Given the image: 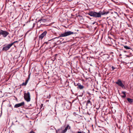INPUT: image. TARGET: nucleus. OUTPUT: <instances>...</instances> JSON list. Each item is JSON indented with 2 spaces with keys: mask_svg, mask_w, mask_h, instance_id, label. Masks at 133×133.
Returning <instances> with one entry per match:
<instances>
[{
  "mask_svg": "<svg viewBox=\"0 0 133 133\" xmlns=\"http://www.w3.org/2000/svg\"><path fill=\"white\" fill-rule=\"evenodd\" d=\"M109 13V11H100L98 12L91 11L89 12L88 14L91 16L95 18H99L101 17L102 15H107Z\"/></svg>",
  "mask_w": 133,
  "mask_h": 133,
  "instance_id": "f257e3e1",
  "label": "nucleus"
},
{
  "mask_svg": "<svg viewBox=\"0 0 133 133\" xmlns=\"http://www.w3.org/2000/svg\"><path fill=\"white\" fill-rule=\"evenodd\" d=\"M74 34V32H71L70 31L65 32L61 34L58 37H56L55 38H58L59 37H66L71 35L73 34Z\"/></svg>",
  "mask_w": 133,
  "mask_h": 133,
  "instance_id": "f03ea898",
  "label": "nucleus"
},
{
  "mask_svg": "<svg viewBox=\"0 0 133 133\" xmlns=\"http://www.w3.org/2000/svg\"><path fill=\"white\" fill-rule=\"evenodd\" d=\"M24 98L25 99L27 102H29L30 101V93L28 92L27 93H25L24 94Z\"/></svg>",
  "mask_w": 133,
  "mask_h": 133,
  "instance_id": "7ed1b4c3",
  "label": "nucleus"
},
{
  "mask_svg": "<svg viewBox=\"0 0 133 133\" xmlns=\"http://www.w3.org/2000/svg\"><path fill=\"white\" fill-rule=\"evenodd\" d=\"M9 34V32L6 31L2 30H0V35H2L3 37L4 38L6 37Z\"/></svg>",
  "mask_w": 133,
  "mask_h": 133,
  "instance_id": "20e7f679",
  "label": "nucleus"
},
{
  "mask_svg": "<svg viewBox=\"0 0 133 133\" xmlns=\"http://www.w3.org/2000/svg\"><path fill=\"white\" fill-rule=\"evenodd\" d=\"M12 46V45L11 44H8L7 45H4L2 50L3 51H6L9 49Z\"/></svg>",
  "mask_w": 133,
  "mask_h": 133,
  "instance_id": "39448f33",
  "label": "nucleus"
},
{
  "mask_svg": "<svg viewBox=\"0 0 133 133\" xmlns=\"http://www.w3.org/2000/svg\"><path fill=\"white\" fill-rule=\"evenodd\" d=\"M116 83L122 88H125L124 85L123 84L120 79L118 80L116 82Z\"/></svg>",
  "mask_w": 133,
  "mask_h": 133,
  "instance_id": "423d86ee",
  "label": "nucleus"
},
{
  "mask_svg": "<svg viewBox=\"0 0 133 133\" xmlns=\"http://www.w3.org/2000/svg\"><path fill=\"white\" fill-rule=\"evenodd\" d=\"M24 105V102H23L20 103L15 104L14 106V107L15 108H17L19 107L23 106Z\"/></svg>",
  "mask_w": 133,
  "mask_h": 133,
  "instance_id": "0eeeda50",
  "label": "nucleus"
},
{
  "mask_svg": "<svg viewBox=\"0 0 133 133\" xmlns=\"http://www.w3.org/2000/svg\"><path fill=\"white\" fill-rule=\"evenodd\" d=\"M47 33L46 31H44L39 36V38L42 39L46 35Z\"/></svg>",
  "mask_w": 133,
  "mask_h": 133,
  "instance_id": "6e6552de",
  "label": "nucleus"
},
{
  "mask_svg": "<svg viewBox=\"0 0 133 133\" xmlns=\"http://www.w3.org/2000/svg\"><path fill=\"white\" fill-rule=\"evenodd\" d=\"M29 77L26 80V81H25V82H23L22 84V86H25L27 84V83L28 82L29 80Z\"/></svg>",
  "mask_w": 133,
  "mask_h": 133,
  "instance_id": "1a4fd4ad",
  "label": "nucleus"
},
{
  "mask_svg": "<svg viewBox=\"0 0 133 133\" xmlns=\"http://www.w3.org/2000/svg\"><path fill=\"white\" fill-rule=\"evenodd\" d=\"M46 20L44 19H39L38 21V23H42V22H46Z\"/></svg>",
  "mask_w": 133,
  "mask_h": 133,
  "instance_id": "9d476101",
  "label": "nucleus"
},
{
  "mask_svg": "<svg viewBox=\"0 0 133 133\" xmlns=\"http://www.w3.org/2000/svg\"><path fill=\"white\" fill-rule=\"evenodd\" d=\"M78 88L80 89H82L84 88V87L82 85H81L80 83H78L77 84Z\"/></svg>",
  "mask_w": 133,
  "mask_h": 133,
  "instance_id": "9b49d317",
  "label": "nucleus"
},
{
  "mask_svg": "<svg viewBox=\"0 0 133 133\" xmlns=\"http://www.w3.org/2000/svg\"><path fill=\"white\" fill-rule=\"evenodd\" d=\"M128 101L130 103H131L133 102V99L129 98H128L127 99Z\"/></svg>",
  "mask_w": 133,
  "mask_h": 133,
  "instance_id": "f8f14e48",
  "label": "nucleus"
},
{
  "mask_svg": "<svg viewBox=\"0 0 133 133\" xmlns=\"http://www.w3.org/2000/svg\"><path fill=\"white\" fill-rule=\"evenodd\" d=\"M122 93L123 95L122 96V97L125 98L126 97V95L125 94V92H122Z\"/></svg>",
  "mask_w": 133,
  "mask_h": 133,
  "instance_id": "ddd939ff",
  "label": "nucleus"
},
{
  "mask_svg": "<svg viewBox=\"0 0 133 133\" xmlns=\"http://www.w3.org/2000/svg\"><path fill=\"white\" fill-rule=\"evenodd\" d=\"M124 47L127 49H130L129 47L127 46H124Z\"/></svg>",
  "mask_w": 133,
  "mask_h": 133,
  "instance_id": "4468645a",
  "label": "nucleus"
},
{
  "mask_svg": "<svg viewBox=\"0 0 133 133\" xmlns=\"http://www.w3.org/2000/svg\"><path fill=\"white\" fill-rule=\"evenodd\" d=\"M18 42V41H15L14 42L11 43L12 45V46L14 43H17Z\"/></svg>",
  "mask_w": 133,
  "mask_h": 133,
  "instance_id": "2eb2a0df",
  "label": "nucleus"
},
{
  "mask_svg": "<svg viewBox=\"0 0 133 133\" xmlns=\"http://www.w3.org/2000/svg\"><path fill=\"white\" fill-rule=\"evenodd\" d=\"M91 103L90 101L89 100H88L87 101V105L88 104L90 103Z\"/></svg>",
  "mask_w": 133,
  "mask_h": 133,
  "instance_id": "dca6fc26",
  "label": "nucleus"
},
{
  "mask_svg": "<svg viewBox=\"0 0 133 133\" xmlns=\"http://www.w3.org/2000/svg\"><path fill=\"white\" fill-rule=\"evenodd\" d=\"M65 128H66L67 129H70V126H69V125H68Z\"/></svg>",
  "mask_w": 133,
  "mask_h": 133,
  "instance_id": "f3484780",
  "label": "nucleus"
},
{
  "mask_svg": "<svg viewBox=\"0 0 133 133\" xmlns=\"http://www.w3.org/2000/svg\"><path fill=\"white\" fill-rule=\"evenodd\" d=\"M64 130H62L61 133H65V132H64Z\"/></svg>",
  "mask_w": 133,
  "mask_h": 133,
  "instance_id": "a211bd4d",
  "label": "nucleus"
},
{
  "mask_svg": "<svg viewBox=\"0 0 133 133\" xmlns=\"http://www.w3.org/2000/svg\"><path fill=\"white\" fill-rule=\"evenodd\" d=\"M28 133H35L33 131H31Z\"/></svg>",
  "mask_w": 133,
  "mask_h": 133,
  "instance_id": "6ab92c4d",
  "label": "nucleus"
},
{
  "mask_svg": "<svg viewBox=\"0 0 133 133\" xmlns=\"http://www.w3.org/2000/svg\"><path fill=\"white\" fill-rule=\"evenodd\" d=\"M67 129L66 128H65L64 130V132H66L67 131Z\"/></svg>",
  "mask_w": 133,
  "mask_h": 133,
  "instance_id": "aec40b11",
  "label": "nucleus"
},
{
  "mask_svg": "<svg viewBox=\"0 0 133 133\" xmlns=\"http://www.w3.org/2000/svg\"><path fill=\"white\" fill-rule=\"evenodd\" d=\"M67 129L66 128H65L64 130V132H66L67 131Z\"/></svg>",
  "mask_w": 133,
  "mask_h": 133,
  "instance_id": "412c9836",
  "label": "nucleus"
},
{
  "mask_svg": "<svg viewBox=\"0 0 133 133\" xmlns=\"http://www.w3.org/2000/svg\"><path fill=\"white\" fill-rule=\"evenodd\" d=\"M112 70H114V69H115V68L113 66H112Z\"/></svg>",
  "mask_w": 133,
  "mask_h": 133,
  "instance_id": "4be33fe9",
  "label": "nucleus"
},
{
  "mask_svg": "<svg viewBox=\"0 0 133 133\" xmlns=\"http://www.w3.org/2000/svg\"><path fill=\"white\" fill-rule=\"evenodd\" d=\"M76 133H82L81 131H78Z\"/></svg>",
  "mask_w": 133,
  "mask_h": 133,
  "instance_id": "5701e85b",
  "label": "nucleus"
},
{
  "mask_svg": "<svg viewBox=\"0 0 133 133\" xmlns=\"http://www.w3.org/2000/svg\"><path fill=\"white\" fill-rule=\"evenodd\" d=\"M48 97V98H50V95H49V97Z\"/></svg>",
  "mask_w": 133,
  "mask_h": 133,
  "instance_id": "b1692460",
  "label": "nucleus"
},
{
  "mask_svg": "<svg viewBox=\"0 0 133 133\" xmlns=\"http://www.w3.org/2000/svg\"><path fill=\"white\" fill-rule=\"evenodd\" d=\"M124 52H127V51H124Z\"/></svg>",
  "mask_w": 133,
  "mask_h": 133,
  "instance_id": "393cba45",
  "label": "nucleus"
},
{
  "mask_svg": "<svg viewBox=\"0 0 133 133\" xmlns=\"http://www.w3.org/2000/svg\"><path fill=\"white\" fill-rule=\"evenodd\" d=\"M46 43V44H48V43H47V42H45V43Z\"/></svg>",
  "mask_w": 133,
  "mask_h": 133,
  "instance_id": "a878e982",
  "label": "nucleus"
},
{
  "mask_svg": "<svg viewBox=\"0 0 133 133\" xmlns=\"http://www.w3.org/2000/svg\"><path fill=\"white\" fill-rule=\"evenodd\" d=\"M82 132V133H85V132Z\"/></svg>",
  "mask_w": 133,
  "mask_h": 133,
  "instance_id": "bb28decb",
  "label": "nucleus"
}]
</instances>
